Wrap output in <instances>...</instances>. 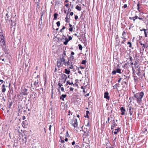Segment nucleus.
Masks as SVG:
<instances>
[{"mask_svg": "<svg viewBox=\"0 0 148 148\" xmlns=\"http://www.w3.org/2000/svg\"><path fill=\"white\" fill-rule=\"evenodd\" d=\"M58 86H59V89H60V87H61L62 86H63L62 84L61 83H59Z\"/></svg>", "mask_w": 148, "mask_h": 148, "instance_id": "nucleus-43", "label": "nucleus"}, {"mask_svg": "<svg viewBox=\"0 0 148 148\" xmlns=\"http://www.w3.org/2000/svg\"><path fill=\"white\" fill-rule=\"evenodd\" d=\"M78 18V16H77L76 15V16H75V20H77Z\"/></svg>", "mask_w": 148, "mask_h": 148, "instance_id": "nucleus-53", "label": "nucleus"}, {"mask_svg": "<svg viewBox=\"0 0 148 148\" xmlns=\"http://www.w3.org/2000/svg\"><path fill=\"white\" fill-rule=\"evenodd\" d=\"M139 42L141 45L143 46V47H142V48L143 49L144 47H145V44L142 43L141 41H140Z\"/></svg>", "mask_w": 148, "mask_h": 148, "instance_id": "nucleus-31", "label": "nucleus"}, {"mask_svg": "<svg viewBox=\"0 0 148 148\" xmlns=\"http://www.w3.org/2000/svg\"><path fill=\"white\" fill-rule=\"evenodd\" d=\"M120 129V128H118L117 129H116L114 130V133L115 134H117L119 132V130Z\"/></svg>", "mask_w": 148, "mask_h": 148, "instance_id": "nucleus-20", "label": "nucleus"}, {"mask_svg": "<svg viewBox=\"0 0 148 148\" xmlns=\"http://www.w3.org/2000/svg\"><path fill=\"white\" fill-rule=\"evenodd\" d=\"M64 98H65V95H62L60 97V99H62V101L64 100Z\"/></svg>", "mask_w": 148, "mask_h": 148, "instance_id": "nucleus-29", "label": "nucleus"}, {"mask_svg": "<svg viewBox=\"0 0 148 148\" xmlns=\"http://www.w3.org/2000/svg\"><path fill=\"white\" fill-rule=\"evenodd\" d=\"M121 70L119 68H117L116 69V70H114L112 71V75H115L116 74V73H121Z\"/></svg>", "mask_w": 148, "mask_h": 148, "instance_id": "nucleus-8", "label": "nucleus"}, {"mask_svg": "<svg viewBox=\"0 0 148 148\" xmlns=\"http://www.w3.org/2000/svg\"><path fill=\"white\" fill-rule=\"evenodd\" d=\"M126 39H123V41L121 42L122 44H124Z\"/></svg>", "mask_w": 148, "mask_h": 148, "instance_id": "nucleus-45", "label": "nucleus"}, {"mask_svg": "<svg viewBox=\"0 0 148 148\" xmlns=\"http://www.w3.org/2000/svg\"><path fill=\"white\" fill-rule=\"evenodd\" d=\"M36 7L38 8H40V5H39V4H37V6H36Z\"/></svg>", "mask_w": 148, "mask_h": 148, "instance_id": "nucleus-62", "label": "nucleus"}, {"mask_svg": "<svg viewBox=\"0 0 148 148\" xmlns=\"http://www.w3.org/2000/svg\"><path fill=\"white\" fill-rule=\"evenodd\" d=\"M110 118L109 117H108V120H107V121L106 122V123H109V121H110Z\"/></svg>", "mask_w": 148, "mask_h": 148, "instance_id": "nucleus-44", "label": "nucleus"}, {"mask_svg": "<svg viewBox=\"0 0 148 148\" xmlns=\"http://www.w3.org/2000/svg\"><path fill=\"white\" fill-rule=\"evenodd\" d=\"M108 95L109 93L108 92H105L104 93V97L106 99L109 100L110 99V97L108 96Z\"/></svg>", "mask_w": 148, "mask_h": 148, "instance_id": "nucleus-14", "label": "nucleus"}, {"mask_svg": "<svg viewBox=\"0 0 148 148\" xmlns=\"http://www.w3.org/2000/svg\"><path fill=\"white\" fill-rule=\"evenodd\" d=\"M147 30H146L144 32V33L145 34V37H147Z\"/></svg>", "mask_w": 148, "mask_h": 148, "instance_id": "nucleus-33", "label": "nucleus"}, {"mask_svg": "<svg viewBox=\"0 0 148 148\" xmlns=\"http://www.w3.org/2000/svg\"><path fill=\"white\" fill-rule=\"evenodd\" d=\"M140 67H138V68H137L135 71L137 75L138 76H140Z\"/></svg>", "mask_w": 148, "mask_h": 148, "instance_id": "nucleus-11", "label": "nucleus"}, {"mask_svg": "<svg viewBox=\"0 0 148 148\" xmlns=\"http://www.w3.org/2000/svg\"><path fill=\"white\" fill-rule=\"evenodd\" d=\"M88 131H84V133L83 134V135L84 136H87L89 135L88 134Z\"/></svg>", "mask_w": 148, "mask_h": 148, "instance_id": "nucleus-27", "label": "nucleus"}, {"mask_svg": "<svg viewBox=\"0 0 148 148\" xmlns=\"http://www.w3.org/2000/svg\"><path fill=\"white\" fill-rule=\"evenodd\" d=\"M139 5H140V4L139 3H138L137 4V10L139 12H140V9Z\"/></svg>", "mask_w": 148, "mask_h": 148, "instance_id": "nucleus-36", "label": "nucleus"}, {"mask_svg": "<svg viewBox=\"0 0 148 148\" xmlns=\"http://www.w3.org/2000/svg\"><path fill=\"white\" fill-rule=\"evenodd\" d=\"M146 29H140V31H143L144 32L145 31Z\"/></svg>", "mask_w": 148, "mask_h": 148, "instance_id": "nucleus-56", "label": "nucleus"}, {"mask_svg": "<svg viewBox=\"0 0 148 148\" xmlns=\"http://www.w3.org/2000/svg\"><path fill=\"white\" fill-rule=\"evenodd\" d=\"M129 111L130 115H132L133 114V111L132 110L131 107L129 109Z\"/></svg>", "mask_w": 148, "mask_h": 148, "instance_id": "nucleus-30", "label": "nucleus"}, {"mask_svg": "<svg viewBox=\"0 0 148 148\" xmlns=\"http://www.w3.org/2000/svg\"><path fill=\"white\" fill-rule=\"evenodd\" d=\"M126 34L125 31H124L122 33V36L121 38L123 39H127V38L125 37V35Z\"/></svg>", "mask_w": 148, "mask_h": 148, "instance_id": "nucleus-19", "label": "nucleus"}, {"mask_svg": "<svg viewBox=\"0 0 148 148\" xmlns=\"http://www.w3.org/2000/svg\"><path fill=\"white\" fill-rule=\"evenodd\" d=\"M75 8L78 11H81L82 10V8L80 6H79L78 5H77L76 7Z\"/></svg>", "mask_w": 148, "mask_h": 148, "instance_id": "nucleus-26", "label": "nucleus"}, {"mask_svg": "<svg viewBox=\"0 0 148 148\" xmlns=\"http://www.w3.org/2000/svg\"><path fill=\"white\" fill-rule=\"evenodd\" d=\"M58 14L57 13H55L54 14L53 16H54V18H53V20H56L57 19L58 16Z\"/></svg>", "mask_w": 148, "mask_h": 148, "instance_id": "nucleus-22", "label": "nucleus"}, {"mask_svg": "<svg viewBox=\"0 0 148 148\" xmlns=\"http://www.w3.org/2000/svg\"><path fill=\"white\" fill-rule=\"evenodd\" d=\"M27 141V139L26 137H25L24 138H23L21 139L20 141V143L24 147L26 145V142Z\"/></svg>", "mask_w": 148, "mask_h": 148, "instance_id": "nucleus-7", "label": "nucleus"}, {"mask_svg": "<svg viewBox=\"0 0 148 148\" xmlns=\"http://www.w3.org/2000/svg\"><path fill=\"white\" fill-rule=\"evenodd\" d=\"M69 3L65 4V6H66L67 8H69Z\"/></svg>", "mask_w": 148, "mask_h": 148, "instance_id": "nucleus-48", "label": "nucleus"}, {"mask_svg": "<svg viewBox=\"0 0 148 148\" xmlns=\"http://www.w3.org/2000/svg\"><path fill=\"white\" fill-rule=\"evenodd\" d=\"M138 18H138V19L140 20H141L143 21H144V18H142V17H139Z\"/></svg>", "mask_w": 148, "mask_h": 148, "instance_id": "nucleus-37", "label": "nucleus"}, {"mask_svg": "<svg viewBox=\"0 0 148 148\" xmlns=\"http://www.w3.org/2000/svg\"><path fill=\"white\" fill-rule=\"evenodd\" d=\"M135 68H138V67H140L139 65L138 64L137 62H136L134 64Z\"/></svg>", "mask_w": 148, "mask_h": 148, "instance_id": "nucleus-23", "label": "nucleus"}, {"mask_svg": "<svg viewBox=\"0 0 148 148\" xmlns=\"http://www.w3.org/2000/svg\"><path fill=\"white\" fill-rule=\"evenodd\" d=\"M69 30L70 32H71L73 30V28L72 27H70L69 29Z\"/></svg>", "mask_w": 148, "mask_h": 148, "instance_id": "nucleus-52", "label": "nucleus"}, {"mask_svg": "<svg viewBox=\"0 0 148 148\" xmlns=\"http://www.w3.org/2000/svg\"><path fill=\"white\" fill-rule=\"evenodd\" d=\"M74 123L73 124V126L75 127L77 125V121L76 119H75L74 121Z\"/></svg>", "mask_w": 148, "mask_h": 148, "instance_id": "nucleus-21", "label": "nucleus"}, {"mask_svg": "<svg viewBox=\"0 0 148 148\" xmlns=\"http://www.w3.org/2000/svg\"><path fill=\"white\" fill-rule=\"evenodd\" d=\"M68 14H67L66 15V17L65 18V19H66V22H68L69 21V20H68L69 18H68Z\"/></svg>", "mask_w": 148, "mask_h": 148, "instance_id": "nucleus-41", "label": "nucleus"}, {"mask_svg": "<svg viewBox=\"0 0 148 148\" xmlns=\"http://www.w3.org/2000/svg\"><path fill=\"white\" fill-rule=\"evenodd\" d=\"M79 48L80 50H82V46L80 45L79 44L78 45Z\"/></svg>", "mask_w": 148, "mask_h": 148, "instance_id": "nucleus-35", "label": "nucleus"}, {"mask_svg": "<svg viewBox=\"0 0 148 148\" xmlns=\"http://www.w3.org/2000/svg\"><path fill=\"white\" fill-rule=\"evenodd\" d=\"M144 94V93L142 91L135 94L134 100H136L138 103H140L142 101V98Z\"/></svg>", "mask_w": 148, "mask_h": 148, "instance_id": "nucleus-1", "label": "nucleus"}, {"mask_svg": "<svg viewBox=\"0 0 148 148\" xmlns=\"http://www.w3.org/2000/svg\"><path fill=\"white\" fill-rule=\"evenodd\" d=\"M6 90V86L3 84L2 86V92H4Z\"/></svg>", "mask_w": 148, "mask_h": 148, "instance_id": "nucleus-17", "label": "nucleus"}, {"mask_svg": "<svg viewBox=\"0 0 148 148\" xmlns=\"http://www.w3.org/2000/svg\"><path fill=\"white\" fill-rule=\"evenodd\" d=\"M64 129L63 130V131L62 132H61V133H60V140H61V143L60 144V148H65L64 147V135H62L63 134H64Z\"/></svg>", "mask_w": 148, "mask_h": 148, "instance_id": "nucleus-4", "label": "nucleus"}, {"mask_svg": "<svg viewBox=\"0 0 148 148\" xmlns=\"http://www.w3.org/2000/svg\"><path fill=\"white\" fill-rule=\"evenodd\" d=\"M27 89L26 88H25L22 90L21 94L24 95H26L27 94Z\"/></svg>", "mask_w": 148, "mask_h": 148, "instance_id": "nucleus-13", "label": "nucleus"}, {"mask_svg": "<svg viewBox=\"0 0 148 148\" xmlns=\"http://www.w3.org/2000/svg\"><path fill=\"white\" fill-rule=\"evenodd\" d=\"M145 48H146L147 49L148 48V45H145V47H144L143 49V50H144V49Z\"/></svg>", "mask_w": 148, "mask_h": 148, "instance_id": "nucleus-46", "label": "nucleus"}, {"mask_svg": "<svg viewBox=\"0 0 148 148\" xmlns=\"http://www.w3.org/2000/svg\"><path fill=\"white\" fill-rule=\"evenodd\" d=\"M69 62H67V63H66L65 62V65H66V64H67L68 66H69L68 67H69L70 69H73V66L71 65H69Z\"/></svg>", "mask_w": 148, "mask_h": 148, "instance_id": "nucleus-28", "label": "nucleus"}, {"mask_svg": "<svg viewBox=\"0 0 148 148\" xmlns=\"http://www.w3.org/2000/svg\"><path fill=\"white\" fill-rule=\"evenodd\" d=\"M11 18V15L10 13L7 12L5 14V20H10Z\"/></svg>", "mask_w": 148, "mask_h": 148, "instance_id": "nucleus-9", "label": "nucleus"}, {"mask_svg": "<svg viewBox=\"0 0 148 148\" xmlns=\"http://www.w3.org/2000/svg\"><path fill=\"white\" fill-rule=\"evenodd\" d=\"M70 73V71L69 70H67V69H65V73L67 74H69Z\"/></svg>", "mask_w": 148, "mask_h": 148, "instance_id": "nucleus-32", "label": "nucleus"}, {"mask_svg": "<svg viewBox=\"0 0 148 148\" xmlns=\"http://www.w3.org/2000/svg\"><path fill=\"white\" fill-rule=\"evenodd\" d=\"M61 109L64 110L65 109V104L64 103H61L60 105Z\"/></svg>", "mask_w": 148, "mask_h": 148, "instance_id": "nucleus-18", "label": "nucleus"}, {"mask_svg": "<svg viewBox=\"0 0 148 148\" xmlns=\"http://www.w3.org/2000/svg\"><path fill=\"white\" fill-rule=\"evenodd\" d=\"M127 44L129 45V47H132V44L131 42H128L127 43Z\"/></svg>", "mask_w": 148, "mask_h": 148, "instance_id": "nucleus-40", "label": "nucleus"}, {"mask_svg": "<svg viewBox=\"0 0 148 148\" xmlns=\"http://www.w3.org/2000/svg\"><path fill=\"white\" fill-rule=\"evenodd\" d=\"M132 70L133 73H134V72H135V70H134V68L133 66L132 67Z\"/></svg>", "mask_w": 148, "mask_h": 148, "instance_id": "nucleus-54", "label": "nucleus"}, {"mask_svg": "<svg viewBox=\"0 0 148 148\" xmlns=\"http://www.w3.org/2000/svg\"><path fill=\"white\" fill-rule=\"evenodd\" d=\"M5 38L2 32H0V45L2 46H5Z\"/></svg>", "mask_w": 148, "mask_h": 148, "instance_id": "nucleus-3", "label": "nucleus"}, {"mask_svg": "<svg viewBox=\"0 0 148 148\" xmlns=\"http://www.w3.org/2000/svg\"><path fill=\"white\" fill-rule=\"evenodd\" d=\"M79 68L81 69H83L84 68V67H83L82 66H81L80 67H79Z\"/></svg>", "mask_w": 148, "mask_h": 148, "instance_id": "nucleus-58", "label": "nucleus"}, {"mask_svg": "<svg viewBox=\"0 0 148 148\" xmlns=\"http://www.w3.org/2000/svg\"><path fill=\"white\" fill-rule=\"evenodd\" d=\"M136 19L135 18H134V17H132V20L133 21L134 23L135 22V21Z\"/></svg>", "mask_w": 148, "mask_h": 148, "instance_id": "nucleus-63", "label": "nucleus"}, {"mask_svg": "<svg viewBox=\"0 0 148 148\" xmlns=\"http://www.w3.org/2000/svg\"><path fill=\"white\" fill-rule=\"evenodd\" d=\"M74 86V84L68 85L67 86H65L66 87L65 88L66 89V90L68 91L69 90L70 91H73L74 88L73 87Z\"/></svg>", "mask_w": 148, "mask_h": 148, "instance_id": "nucleus-6", "label": "nucleus"}, {"mask_svg": "<svg viewBox=\"0 0 148 148\" xmlns=\"http://www.w3.org/2000/svg\"><path fill=\"white\" fill-rule=\"evenodd\" d=\"M86 60H83L82 62V64H85L86 63Z\"/></svg>", "mask_w": 148, "mask_h": 148, "instance_id": "nucleus-39", "label": "nucleus"}, {"mask_svg": "<svg viewBox=\"0 0 148 148\" xmlns=\"http://www.w3.org/2000/svg\"><path fill=\"white\" fill-rule=\"evenodd\" d=\"M73 84H73V82L71 80V81H70V80H68L67 81L66 83L65 84V86H68V85H71Z\"/></svg>", "mask_w": 148, "mask_h": 148, "instance_id": "nucleus-15", "label": "nucleus"}, {"mask_svg": "<svg viewBox=\"0 0 148 148\" xmlns=\"http://www.w3.org/2000/svg\"><path fill=\"white\" fill-rule=\"evenodd\" d=\"M34 84L35 86V87L37 88L39 86V83L38 80L34 82Z\"/></svg>", "mask_w": 148, "mask_h": 148, "instance_id": "nucleus-16", "label": "nucleus"}, {"mask_svg": "<svg viewBox=\"0 0 148 148\" xmlns=\"http://www.w3.org/2000/svg\"><path fill=\"white\" fill-rule=\"evenodd\" d=\"M117 125H116L115 124V123L114 120H113L112 122V127H113V128H114V127L116 126Z\"/></svg>", "mask_w": 148, "mask_h": 148, "instance_id": "nucleus-25", "label": "nucleus"}, {"mask_svg": "<svg viewBox=\"0 0 148 148\" xmlns=\"http://www.w3.org/2000/svg\"><path fill=\"white\" fill-rule=\"evenodd\" d=\"M120 110L121 112V115H124L125 114L126 110L124 107H121L120 108Z\"/></svg>", "mask_w": 148, "mask_h": 148, "instance_id": "nucleus-10", "label": "nucleus"}, {"mask_svg": "<svg viewBox=\"0 0 148 148\" xmlns=\"http://www.w3.org/2000/svg\"><path fill=\"white\" fill-rule=\"evenodd\" d=\"M64 56H65V51L63 52V57L57 62V66L58 67L62 66L63 65H65V59L64 58Z\"/></svg>", "mask_w": 148, "mask_h": 148, "instance_id": "nucleus-2", "label": "nucleus"}, {"mask_svg": "<svg viewBox=\"0 0 148 148\" xmlns=\"http://www.w3.org/2000/svg\"><path fill=\"white\" fill-rule=\"evenodd\" d=\"M73 12H71L70 13V15H71V16H72V15H73Z\"/></svg>", "mask_w": 148, "mask_h": 148, "instance_id": "nucleus-61", "label": "nucleus"}, {"mask_svg": "<svg viewBox=\"0 0 148 148\" xmlns=\"http://www.w3.org/2000/svg\"><path fill=\"white\" fill-rule=\"evenodd\" d=\"M78 73L79 74H82V73L81 71H80L79 70V69H78Z\"/></svg>", "mask_w": 148, "mask_h": 148, "instance_id": "nucleus-64", "label": "nucleus"}, {"mask_svg": "<svg viewBox=\"0 0 148 148\" xmlns=\"http://www.w3.org/2000/svg\"><path fill=\"white\" fill-rule=\"evenodd\" d=\"M127 7V4H125L123 6V7L124 8H126Z\"/></svg>", "mask_w": 148, "mask_h": 148, "instance_id": "nucleus-47", "label": "nucleus"}, {"mask_svg": "<svg viewBox=\"0 0 148 148\" xmlns=\"http://www.w3.org/2000/svg\"><path fill=\"white\" fill-rule=\"evenodd\" d=\"M121 77H120V78H119V79L118 80V82L119 83L120 82V81H121Z\"/></svg>", "mask_w": 148, "mask_h": 148, "instance_id": "nucleus-60", "label": "nucleus"}, {"mask_svg": "<svg viewBox=\"0 0 148 148\" xmlns=\"http://www.w3.org/2000/svg\"><path fill=\"white\" fill-rule=\"evenodd\" d=\"M139 17H138L137 16L135 15V16L134 17V18H135L136 19H138Z\"/></svg>", "mask_w": 148, "mask_h": 148, "instance_id": "nucleus-50", "label": "nucleus"}, {"mask_svg": "<svg viewBox=\"0 0 148 148\" xmlns=\"http://www.w3.org/2000/svg\"><path fill=\"white\" fill-rule=\"evenodd\" d=\"M68 36H69V39L65 38V45L67 44L69 40H71L72 39V37L71 36H69L68 35Z\"/></svg>", "mask_w": 148, "mask_h": 148, "instance_id": "nucleus-12", "label": "nucleus"}, {"mask_svg": "<svg viewBox=\"0 0 148 148\" xmlns=\"http://www.w3.org/2000/svg\"><path fill=\"white\" fill-rule=\"evenodd\" d=\"M43 15V13H42L40 20L41 21L42 20V16Z\"/></svg>", "mask_w": 148, "mask_h": 148, "instance_id": "nucleus-51", "label": "nucleus"}, {"mask_svg": "<svg viewBox=\"0 0 148 148\" xmlns=\"http://www.w3.org/2000/svg\"><path fill=\"white\" fill-rule=\"evenodd\" d=\"M66 136L67 137H69V134L68 133V132H66Z\"/></svg>", "mask_w": 148, "mask_h": 148, "instance_id": "nucleus-49", "label": "nucleus"}, {"mask_svg": "<svg viewBox=\"0 0 148 148\" xmlns=\"http://www.w3.org/2000/svg\"><path fill=\"white\" fill-rule=\"evenodd\" d=\"M51 125H49V130L50 131L51 130Z\"/></svg>", "mask_w": 148, "mask_h": 148, "instance_id": "nucleus-59", "label": "nucleus"}, {"mask_svg": "<svg viewBox=\"0 0 148 148\" xmlns=\"http://www.w3.org/2000/svg\"><path fill=\"white\" fill-rule=\"evenodd\" d=\"M147 131V129L146 128H143V131L144 133H145Z\"/></svg>", "mask_w": 148, "mask_h": 148, "instance_id": "nucleus-38", "label": "nucleus"}, {"mask_svg": "<svg viewBox=\"0 0 148 148\" xmlns=\"http://www.w3.org/2000/svg\"><path fill=\"white\" fill-rule=\"evenodd\" d=\"M116 41H117V42L118 43H119V42H120V41L119 40V38L118 35L117 36V37L116 38Z\"/></svg>", "mask_w": 148, "mask_h": 148, "instance_id": "nucleus-34", "label": "nucleus"}, {"mask_svg": "<svg viewBox=\"0 0 148 148\" xmlns=\"http://www.w3.org/2000/svg\"><path fill=\"white\" fill-rule=\"evenodd\" d=\"M28 124V122L26 120H25L23 122V125L24 126H26Z\"/></svg>", "mask_w": 148, "mask_h": 148, "instance_id": "nucleus-24", "label": "nucleus"}, {"mask_svg": "<svg viewBox=\"0 0 148 148\" xmlns=\"http://www.w3.org/2000/svg\"><path fill=\"white\" fill-rule=\"evenodd\" d=\"M25 116H22V119L23 120H24L25 119Z\"/></svg>", "mask_w": 148, "mask_h": 148, "instance_id": "nucleus-57", "label": "nucleus"}, {"mask_svg": "<svg viewBox=\"0 0 148 148\" xmlns=\"http://www.w3.org/2000/svg\"><path fill=\"white\" fill-rule=\"evenodd\" d=\"M65 29V26H63L62 28L60 30V34H61L60 37V39L63 42V43L65 45V36L64 34V32H62V30Z\"/></svg>", "mask_w": 148, "mask_h": 148, "instance_id": "nucleus-5", "label": "nucleus"}, {"mask_svg": "<svg viewBox=\"0 0 148 148\" xmlns=\"http://www.w3.org/2000/svg\"><path fill=\"white\" fill-rule=\"evenodd\" d=\"M56 24L58 27L60 26V21H58L56 23Z\"/></svg>", "mask_w": 148, "mask_h": 148, "instance_id": "nucleus-42", "label": "nucleus"}, {"mask_svg": "<svg viewBox=\"0 0 148 148\" xmlns=\"http://www.w3.org/2000/svg\"><path fill=\"white\" fill-rule=\"evenodd\" d=\"M60 88L61 91H64V88L63 87H61Z\"/></svg>", "mask_w": 148, "mask_h": 148, "instance_id": "nucleus-55", "label": "nucleus"}]
</instances>
